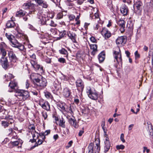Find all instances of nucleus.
Wrapping results in <instances>:
<instances>
[{"label":"nucleus","mask_w":153,"mask_h":153,"mask_svg":"<svg viewBox=\"0 0 153 153\" xmlns=\"http://www.w3.org/2000/svg\"><path fill=\"white\" fill-rule=\"evenodd\" d=\"M65 34V31H63L62 32H60L59 34V37H58L57 39H60L63 37Z\"/></svg>","instance_id":"obj_42"},{"label":"nucleus","mask_w":153,"mask_h":153,"mask_svg":"<svg viewBox=\"0 0 153 153\" xmlns=\"http://www.w3.org/2000/svg\"><path fill=\"white\" fill-rule=\"evenodd\" d=\"M106 137V138L105 141V146H107L108 147H110L111 144L109 141V138L107 136Z\"/></svg>","instance_id":"obj_33"},{"label":"nucleus","mask_w":153,"mask_h":153,"mask_svg":"<svg viewBox=\"0 0 153 153\" xmlns=\"http://www.w3.org/2000/svg\"><path fill=\"white\" fill-rule=\"evenodd\" d=\"M68 36L74 43L76 42V38L77 36L76 34L73 31H69L68 33Z\"/></svg>","instance_id":"obj_12"},{"label":"nucleus","mask_w":153,"mask_h":153,"mask_svg":"<svg viewBox=\"0 0 153 153\" xmlns=\"http://www.w3.org/2000/svg\"><path fill=\"white\" fill-rule=\"evenodd\" d=\"M39 5L45 8H47L48 6V4L47 3V2L44 0L43 1V2H42L41 4Z\"/></svg>","instance_id":"obj_40"},{"label":"nucleus","mask_w":153,"mask_h":153,"mask_svg":"<svg viewBox=\"0 0 153 153\" xmlns=\"http://www.w3.org/2000/svg\"><path fill=\"white\" fill-rule=\"evenodd\" d=\"M10 144H11L12 145V146L11 147L13 148L15 146H17L19 144V142L17 141H11L10 142Z\"/></svg>","instance_id":"obj_35"},{"label":"nucleus","mask_w":153,"mask_h":153,"mask_svg":"<svg viewBox=\"0 0 153 153\" xmlns=\"http://www.w3.org/2000/svg\"><path fill=\"white\" fill-rule=\"evenodd\" d=\"M120 10L123 16H125L127 15L128 12V8L125 5L122 6V7L120 8Z\"/></svg>","instance_id":"obj_16"},{"label":"nucleus","mask_w":153,"mask_h":153,"mask_svg":"<svg viewBox=\"0 0 153 153\" xmlns=\"http://www.w3.org/2000/svg\"><path fill=\"white\" fill-rule=\"evenodd\" d=\"M6 47V45L4 42L0 43V50L5 49Z\"/></svg>","instance_id":"obj_38"},{"label":"nucleus","mask_w":153,"mask_h":153,"mask_svg":"<svg viewBox=\"0 0 153 153\" xmlns=\"http://www.w3.org/2000/svg\"><path fill=\"white\" fill-rule=\"evenodd\" d=\"M8 54L11 62L14 63L17 62L18 61V59L13 51L11 50L8 51Z\"/></svg>","instance_id":"obj_7"},{"label":"nucleus","mask_w":153,"mask_h":153,"mask_svg":"<svg viewBox=\"0 0 153 153\" xmlns=\"http://www.w3.org/2000/svg\"><path fill=\"white\" fill-rule=\"evenodd\" d=\"M86 92L89 97L92 100H96L98 97V94L94 88L89 87L87 88Z\"/></svg>","instance_id":"obj_3"},{"label":"nucleus","mask_w":153,"mask_h":153,"mask_svg":"<svg viewBox=\"0 0 153 153\" xmlns=\"http://www.w3.org/2000/svg\"><path fill=\"white\" fill-rule=\"evenodd\" d=\"M42 117L44 118V120H45L48 117L47 112L46 111H43L42 112Z\"/></svg>","instance_id":"obj_47"},{"label":"nucleus","mask_w":153,"mask_h":153,"mask_svg":"<svg viewBox=\"0 0 153 153\" xmlns=\"http://www.w3.org/2000/svg\"><path fill=\"white\" fill-rule=\"evenodd\" d=\"M143 152H145V151H146V152L147 153H148L149 152V149H147V148L146 147V146H144L143 147Z\"/></svg>","instance_id":"obj_57"},{"label":"nucleus","mask_w":153,"mask_h":153,"mask_svg":"<svg viewBox=\"0 0 153 153\" xmlns=\"http://www.w3.org/2000/svg\"><path fill=\"white\" fill-rule=\"evenodd\" d=\"M38 18L40 19L42 25L45 24L47 21L49 19L48 18L46 17V16L44 14H41L40 15H39Z\"/></svg>","instance_id":"obj_14"},{"label":"nucleus","mask_w":153,"mask_h":153,"mask_svg":"<svg viewBox=\"0 0 153 153\" xmlns=\"http://www.w3.org/2000/svg\"><path fill=\"white\" fill-rule=\"evenodd\" d=\"M25 13H26L24 11L21 10L17 12L16 15V16L22 17L25 15Z\"/></svg>","instance_id":"obj_27"},{"label":"nucleus","mask_w":153,"mask_h":153,"mask_svg":"<svg viewBox=\"0 0 153 153\" xmlns=\"http://www.w3.org/2000/svg\"><path fill=\"white\" fill-rule=\"evenodd\" d=\"M60 53L66 55L68 53L67 51L64 48H62V49L59 50Z\"/></svg>","instance_id":"obj_41"},{"label":"nucleus","mask_w":153,"mask_h":153,"mask_svg":"<svg viewBox=\"0 0 153 153\" xmlns=\"http://www.w3.org/2000/svg\"><path fill=\"white\" fill-rule=\"evenodd\" d=\"M134 55L135 59L139 58L140 57V55L139 53L137 51H136L134 53Z\"/></svg>","instance_id":"obj_46"},{"label":"nucleus","mask_w":153,"mask_h":153,"mask_svg":"<svg viewBox=\"0 0 153 153\" xmlns=\"http://www.w3.org/2000/svg\"><path fill=\"white\" fill-rule=\"evenodd\" d=\"M125 22L123 20H120L118 22V24L120 27V30L121 33H123L125 31Z\"/></svg>","instance_id":"obj_15"},{"label":"nucleus","mask_w":153,"mask_h":153,"mask_svg":"<svg viewBox=\"0 0 153 153\" xmlns=\"http://www.w3.org/2000/svg\"><path fill=\"white\" fill-rule=\"evenodd\" d=\"M6 25L8 28H12L15 26V23L13 20H10L7 22Z\"/></svg>","instance_id":"obj_24"},{"label":"nucleus","mask_w":153,"mask_h":153,"mask_svg":"<svg viewBox=\"0 0 153 153\" xmlns=\"http://www.w3.org/2000/svg\"><path fill=\"white\" fill-rule=\"evenodd\" d=\"M56 29L55 28H51L50 29V31L53 33H54L55 34L56 33Z\"/></svg>","instance_id":"obj_63"},{"label":"nucleus","mask_w":153,"mask_h":153,"mask_svg":"<svg viewBox=\"0 0 153 153\" xmlns=\"http://www.w3.org/2000/svg\"><path fill=\"white\" fill-rule=\"evenodd\" d=\"M76 85L78 90L82 91L84 88V85L82 80L80 79H77L76 82Z\"/></svg>","instance_id":"obj_13"},{"label":"nucleus","mask_w":153,"mask_h":153,"mask_svg":"<svg viewBox=\"0 0 153 153\" xmlns=\"http://www.w3.org/2000/svg\"><path fill=\"white\" fill-rule=\"evenodd\" d=\"M102 127L105 133V137L108 136L106 134V131L105 129V123L102 125Z\"/></svg>","instance_id":"obj_45"},{"label":"nucleus","mask_w":153,"mask_h":153,"mask_svg":"<svg viewBox=\"0 0 153 153\" xmlns=\"http://www.w3.org/2000/svg\"><path fill=\"white\" fill-rule=\"evenodd\" d=\"M63 17V14L61 13H59L57 15V18L59 19L62 18Z\"/></svg>","instance_id":"obj_51"},{"label":"nucleus","mask_w":153,"mask_h":153,"mask_svg":"<svg viewBox=\"0 0 153 153\" xmlns=\"http://www.w3.org/2000/svg\"><path fill=\"white\" fill-rule=\"evenodd\" d=\"M90 24L87 23H85L84 24V27L86 30L88 29V26Z\"/></svg>","instance_id":"obj_59"},{"label":"nucleus","mask_w":153,"mask_h":153,"mask_svg":"<svg viewBox=\"0 0 153 153\" xmlns=\"http://www.w3.org/2000/svg\"><path fill=\"white\" fill-rule=\"evenodd\" d=\"M90 46L91 49L93 50L91 53V54L94 55L97 51V45L96 44H91Z\"/></svg>","instance_id":"obj_18"},{"label":"nucleus","mask_w":153,"mask_h":153,"mask_svg":"<svg viewBox=\"0 0 153 153\" xmlns=\"http://www.w3.org/2000/svg\"><path fill=\"white\" fill-rule=\"evenodd\" d=\"M10 42L12 44L11 45L13 47L17 48L20 51H23L24 49V45L20 43L17 40H15V38Z\"/></svg>","instance_id":"obj_5"},{"label":"nucleus","mask_w":153,"mask_h":153,"mask_svg":"<svg viewBox=\"0 0 153 153\" xmlns=\"http://www.w3.org/2000/svg\"><path fill=\"white\" fill-rule=\"evenodd\" d=\"M65 104H59L58 105V107H59V109L60 108L62 110L65 111Z\"/></svg>","instance_id":"obj_44"},{"label":"nucleus","mask_w":153,"mask_h":153,"mask_svg":"<svg viewBox=\"0 0 153 153\" xmlns=\"http://www.w3.org/2000/svg\"><path fill=\"white\" fill-rule=\"evenodd\" d=\"M23 7L25 9H27L29 8V4L28 3H25L23 5Z\"/></svg>","instance_id":"obj_58"},{"label":"nucleus","mask_w":153,"mask_h":153,"mask_svg":"<svg viewBox=\"0 0 153 153\" xmlns=\"http://www.w3.org/2000/svg\"><path fill=\"white\" fill-rule=\"evenodd\" d=\"M89 112V110L88 108H84V109L82 110V112L84 114H88Z\"/></svg>","instance_id":"obj_39"},{"label":"nucleus","mask_w":153,"mask_h":153,"mask_svg":"<svg viewBox=\"0 0 153 153\" xmlns=\"http://www.w3.org/2000/svg\"><path fill=\"white\" fill-rule=\"evenodd\" d=\"M30 57L32 59H31V60H36V55L34 54H33L32 55H30Z\"/></svg>","instance_id":"obj_50"},{"label":"nucleus","mask_w":153,"mask_h":153,"mask_svg":"<svg viewBox=\"0 0 153 153\" xmlns=\"http://www.w3.org/2000/svg\"><path fill=\"white\" fill-rule=\"evenodd\" d=\"M113 56L114 58V61H116L118 64H122V59L121 54L120 48L117 47L115 49V50L114 51Z\"/></svg>","instance_id":"obj_4"},{"label":"nucleus","mask_w":153,"mask_h":153,"mask_svg":"<svg viewBox=\"0 0 153 153\" xmlns=\"http://www.w3.org/2000/svg\"><path fill=\"white\" fill-rule=\"evenodd\" d=\"M6 134L9 137H11L12 135L16 134L15 131H13L12 128H10L7 129L6 131Z\"/></svg>","instance_id":"obj_17"},{"label":"nucleus","mask_w":153,"mask_h":153,"mask_svg":"<svg viewBox=\"0 0 153 153\" xmlns=\"http://www.w3.org/2000/svg\"><path fill=\"white\" fill-rule=\"evenodd\" d=\"M126 41V36H121L119 37L116 40L117 45H124Z\"/></svg>","instance_id":"obj_10"},{"label":"nucleus","mask_w":153,"mask_h":153,"mask_svg":"<svg viewBox=\"0 0 153 153\" xmlns=\"http://www.w3.org/2000/svg\"><path fill=\"white\" fill-rule=\"evenodd\" d=\"M0 54L2 55L1 57H5L7 54L6 51L5 49L0 50Z\"/></svg>","instance_id":"obj_36"},{"label":"nucleus","mask_w":153,"mask_h":153,"mask_svg":"<svg viewBox=\"0 0 153 153\" xmlns=\"http://www.w3.org/2000/svg\"><path fill=\"white\" fill-rule=\"evenodd\" d=\"M95 143H96V146L95 148L96 149V152H99L100 150V140L98 138H97L95 140Z\"/></svg>","instance_id":"obj_20"},{"label":"nucleus","mask_w":153,"mask_h":153,"mask_svg":"<svg viewBox=\"0 0 153 153\" xmlns=\"http://www.w3.org/2000/svg\"><path fill=\"white\" fill-rule=\"evenodd\" d=\"M125 146L123 145H117L116 146V148L117 149L119 150V149H123L125 148Z\"/></svg>","instance_id":"obj_43"},{"label":"nucleus","mask_w":153,"mask_h":153,"mask_svg":"<svg viewBox=\"0 0 153 153\" xmlns=\"http://www.w3.org/2000/svg\"><path fill=\"white\" fill-rule=\"evenodd\" d=\"M36 2L39 5L43 2V0H35Z\"/></svg>","instance_id":"obj_61"},{"label":"nucleus","mask_w":153,"mask_h":153,"mask_svg":"<svg viewBox=\"0 0 153 153\" xmlns=\"http://www.w3.org/2000/svg\"><path fill=\"white\" fill-rule=\"evenodd\" d=\"M8 86L11 89V90L9 91V92H12L13 90L17 88L18 87V83L17 80L15 79L11 80L9 83Z\"/></svg>","instance_id":"obj_8"},{"label":"nucleus","mask_w":153,"mask_h":153,"mask_svg":"<svg viewBox=\"0 0 153 153\" xmlns=\"http://www.w3.org/2000/svg\"><path fill=\"white\" fill-rule=\"evenodd\" d=\"M93 144L92 143H90L88 147V148L89 149V152L88 153H93Z\"/></svg>","instance_id":"obj_32"},{"label":"nucleus","mask_w":153,"mask_h":153,"mask_svg":"<svg viewBox=\"0 0 153 153\" xmlns=\"http://www.w3.org/2000/svg\"><path fill=\"white\" fill-rule=\"evenodd\" d=\"M90 39L91 41L92 42H93V43H96L97 42V40H96V39H95V37H94L93 36H91L90 38Z\"/></svg>","instance_id":"obj_52"},{"label":"nucleus","mask_w":153,"mask_h":153,"mask_svg":"<svg viewBox=\"0 0 153 153\" xmlns=\"http://www.w3.org/2000/svg\"><path fill=\"white\" fill-rule=\"evenodd\" d=\"M59 61L60 62L64 63L65 62V59L62 58H60L59 59Z\"/></svg>","instance_id":"obj_55"},{"label":"nucleus","mask_w":153,"mask_h":153,"mask_svg":"<svg viewBox=\"0 0 153 153\" xmlns=\"http://www.w3.org/2000/svg\"><path fill=\"white\" fill-rule=\"evenodd\" d=\"M16 97L15 96V97H12L8 99L7 102L9 105H13L16 103V100L14 98V97L15 98Z\"/></svg>","instance_id":"obj_25"},{"label":"nucleus","mask_w":153,"mask_h":153,"mask_svg":"<svg viewBox=\"0 0 153 153\" xmlns=\"http://www.w3.org/2000/svg\"><path fill=\"white\" fill-rule=\"evenodd\" d=\"M69 122L70 124L73 126L75 128H77L78 126L76 124V121L72 118H70L69 119Z\"/></svg>","instance_id":"obj_23"},{"label":"nucleus","mask_w":153,"mask_h":153,"mask_svg":"<svg viewBox=\"0 0 153 153\" xmlns=\"http://www.w3.org/2000/svg\"><path fill=\"white\" fill-rule=\"evenodd\" d=\"M142 5V3L140 1H139L136 2L134 4V7L135 6L138 10H140V7Z\"/></svg>","instance_id":"obj_28"},{"label":"nucleus","mask_w":153,"mask_h":153,"mask_svg":"<svg viewBox=\"0 0 153 153\" xmlns=\"http://www.w3.org/2000/svg\"><path fill=\"white\" fill-rule=\"evenodd\" d=\"M147 124L148 125V130L149 131V132L150 133V134L151 133H153V126L151 124L150 122H147Z\"/></svg>","instance_id":"obj_30"},{"label":"nucleus","mask_w":153,"mask_h":153,"mask_svg":"<svg viewBox=\"0 0 153 153\" xmlns=\"http://www.w3.org/2000/svg\"><path fill=\"white\" fill-rule=\"evenodd\" d=\"M110 147H108L107 146H105L104 147V152H108L110 149Z\"/></svg>","instance_id":"obj_62"},{"label":"nucleus","mask_w":153,"mask_h":153,"mask_svg":"<svg viewBox=\"0 0 153 153\" xmlns=\"http://www.w3.org/2000/svg\"><path fill=\"white\" fill-rule=\"evenodd\" d=\"M45 96L48 99H51L53 98V97L51 94L48 92H46L45 93Z\"/></svg>","instance_id":"obj_37"},{"label":"nucleus","mask_w":153,"mask_h":153,"mask_svg":"<svg viewBox=\"0 0 153 153\" xmlns=\"http://www.w3.org/2000/svg\"><path fill=\"white\" fill-rule=\"evenodd\" d=\"M15 96L21 100H25L30 96L29 92L24 90H18L16 92Z\"/></svg>","instance_id":"obj_2"},{"label":"nucleus","mask_w":153,"mask_h":153,"mask_svg":"<svg viewBox=\"0 0 153 153\" xmlns=\"http://www.w3.org/2000/svg\"><path fill=\"white\" fill-rule=\"evenodd\" d=\"M63 95L65 97H68L70 96V94H71V92H70V90L68 88H65L63 90Z\"/></svg>","instance_id":"obj_19"},{"label":"nucleus","mask_w":153,"mask_h":153,"mask_svg":"<svg viewBox=\"0 0 153 153\" xmlns=\"http://www.w3.org/2000/svg\"><path fill=\"white\" fill-rule=\"evenodd\" d=\"M13 122V120H11V121L10 122L9 121L8 122L7 121H2L1 122V124L5 128L8 127L10 124H12Z\"/></svg>","instance_id":"obj_26"},{"label":"nucleus","mask_w":153,"mask_h":153,"mask_svg":"<svg viewBox=\"0 0 153 153\" xmlns=\"http://www.w3.org/2000/svg\"><path fill=\"white\" fill-rule=\"evenodd\" d=\"M50 25L51 26L55 27L56 26V24L53 21L51 20V21Z\"/></svg>","instance_id":"obj_56"},{"label":"nucleus","mask_w":153,"mask_h":153,"mask_svg":"<svg viewBox=\"0 0 153 153\" xmlns=\"http://www.w3.org/2000/svg\"><path fill=\"white\" fill-rule=\"evenodd\" d=\"M74 102L77 105H78L79 103V101L78 99H75L74 100Z\"/></svg>","instance_id":"obj_64"},{"label":"nucleus","mask_w":153,"mask_h":153,"mask_svg":"<svg viewBox=\"0 0 153 153\" xmlns=\"http://www.w3.org/2000/svg\"><path fill=\"white\" fill-rule=\"evenodd\" d=\"M72 0H71V1H65L66 2V4L68 6H70L71 7L73 6L74 5V4L72 3L71 2L72 1Z\"/></svg>","instance_id":"obj_48"},{"label":"nucleus","mask_w":153,"mask_h":153,"mask_svg":"<svg viewBox=\"0 0 153 153\" xmlns=\"http://www.w3.org/2000/svg\"><path fill=\"white\" fill-rule=\"evenodd\" d=\"M101 33L104 37L105 39H108L111 36V33L105 27L103 28L101 31Z\"/></svg>","instance_id":"obj_11"},{"label":"nucleus","mask_w":153,"mask_h":153,"mask_svg":"<svg viewBox=\"0 0 153 153\" xmlns=\"http://www.w3.org/2000/svg\"><path fill=\"white\" fill-rule=\"evenodd\" d=\"M7 76L8 78L10 79H13L14 77V76L12 74L10 73L8 74Z\"/></svg>","instance_id":"obj_53"},{"label":"nucleus","mask_w":153,"mask_h":153,"mask_svg":"<svg viewBox=\"0 0 153 153\" xmlns=\"http://www.w3.org/2000/svg\"><path fill=\"white\" fill-rule=\"evenodd\" d=\"M120 139L121 141L123 143H125V140L124 139V135L123 134H121L120 135Z\"/></svg>","instance_id":"obj_49"},{"label":"nucleus","mask_w":153,"mask_h":153,"mask_svg":"<svg viewBox=\"0 0 153 153\" xmlns=\"http://www.w3.org/2000/svg\"><path fill=\"white\" fill-rule=\"evenodd\" d=\"M30 63L36 70L39 71L41 73L43 72L44 71L42 66H40L38 64L36 60H31L30 61Z\"/></svg>","instance_id":"obj_6"},{"label":"nucleus","mask_w":153,"mask_h":153,"mask_svg":"<svg viewBox=\"0 0 153 153\" xmlns=\"http://www.w3.org/2000/svg\"><path fill=\"white\" fill-rule=\"evenodd\" d=\"M65 120L63 119V118H62L61 119H60L59 121V125L61 127L63 128H65Z\"/></svg>","instance_id":"obj_31"},{"label":"nucleus","mask_w":153,"mask_h":153,"mask_svg":"<svg viewBox=\"0 0 153 153\" xmlns=\"http://www.w3.org/2000/svg\"><path fill=\"white\" fill-rule=\"evenodd\" d=\"M47 85V81L46 79L44 77H42L41 79L38 78L34 79H33L32 86L39 91L45 88Z\"/></svg>","instance_id":"obj_1"},{"label":"nucleus","mask_w":153,"mask_h":153,"mask_svg":"<svg viewBox=\"0 0 153 153\" xmlns=\"http://www.w3.org/2000/svg\"><path fill=\"white\" fill-rule=\"evenodd\" d=\"M41 106L44 109L47 111H49L50 110V104L47 102H45Z\"/></svg>","instance_id":"obj_21"},{"label":"nucleus","mask_w":153,"mask_h":153,"mask_svg":"<svg viewBox=\"0 0 153 153\" xmlns=\"http://www.w3.org/2000/svg\"><path fill=\"white\" fill-rule=\"evenodd\" d=\"M43 141L42 140L39 139L37 142L32 147V148H34L38 146L39 145H40L42 143Z\"/></svg>","instance_id":"obj_34"},{"label":"nucleus","mask_w":153,"mask_h":153,"mask_svg":"<svg viewBox=\"0 0 153 153\" xmlns=\"http://www.w3.org/2000/svg\"><path fill=\"white\" fill-rule=\"evenodd\" d=\"M5 111V110L4 109L3 107L0 105V112H3V113Z\"/></svg>","instance_id":"obj_60"},{"label":"nucleus","mask_w":153,"mask_h":153,"mask_svg":"<svg viewBox=\"0 0 153 153\" xmlns=\"http://www.w3.org/2000/svg\"><path fill=\"white\" fill-rule=\"evenodd\" d=\"M105 54L104 52H101L98 55V58L100 62H102L104 61L105 58Z\"/></svg>","instance_id":"obj_22"},{"label":"nucleus","mask_w":153,"mask_h":153,"mask_svg":"<svg viewBox=\"0 0 153 153\" xmlns=\"http://www.w3.org/2000/svg\"><path fill=\"white\" fill-rule=\"evenodd\" d=\"M0 62L4 69H6L8 68L9 65L7 57H1L0 59Z\"/></svg>","instance_id":"obj_9"},{"label":"nucleus","mask_w":153,"mask_h":153,"mask_svg":"<svg viewBox=\"0 0 153 153\" xmlns=\"http://www.w3.org/2000/svg\"><path fill=\"white\" fill-rule=\"evenodd\" d=\"M75 18L74 15H71L69 17V19L70 20H72L74 19Z\"/></svg>","instance_id":"obj_54"},{"label":"nucleus","mask_w":153,"mask_h":153,"mask_svg":"<svg viewBox=\"0 0 153 153\" xmlns=\"http://www.w3.org/2000/svg\"><path fill=\"white\" fill-rule=\"evenodd\" d=\"M5 36L10 42L12 40H13V39H14V36L9 33H6Z\"/></svg>","instance_id":"obj_29"}]
</instances>
